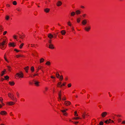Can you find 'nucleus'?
Wrapping results in <instances>:
<instances>
[{"instance_id": "2", "label": "nucleus", "mask_w": 125, "mask_h": 125, "mask_svg": "<svg viewBox=\"0 0 125 125\" xmlns=\"http://www.w3.org/2000/svg\"><path fill=\"white\" fill-rule=\"evenodd\" d=\"M15 77L17 79H18L20 78H22L23 77V74L21 72L17 73L15 75Z\"/></svg>"}, {"instance_id": "42", "label": "nucleus", "mask_w": 125, "mask_h": 125, "mask_svg": "<svg viewBox=\"0 0 125 125\" xmlns=\"http://www.w3.org/2000/svg\"><path fill=\"white\" fill-rule=\"evenodd\" d=\"M2 28L1 26L0 25V34L1 33V32H2Z\"/></svg>"}, {"instance_id": "46", "label": "nucleus", "mask_w": 125, "mask_h": 125, "mask_svg": "<svg viewBox=\"0 0 125 125\" xmlns=\"http://www.w3.org/2000/svg\"><path fill=\"white\" fill-rule=\"evenodd\" d=\"M42 67L41 66H39L37 70L38 71L39 70L41 69Z\"/></svg>"}, {"instance_id": "60", "label": "nucleus", "mask_w": 125, "mask_h": 125, "mask_svg": "<svg viewBox=\"0 0 125 125\" xmlns=\"http://www.w3.org/2000/svg\"><path fill=\"white\" fill-rule=\"evenodd\" d=\"M114 123V121H113L111 120L110 119V123Z\"/></svg>"}, {"instance_id": "3", "label": "nucleus", "mask_w": 125, "mask_h": 125, "mask_svg": "<svg viewBox=\"0 0 125 125\" xmlns=\"http://www.w3.org/2000/svg\"><path fill=\"white\" fill-rule=\"evenodd\" d=\"M66 84V82H64L62 83L61 82H58L57 85V86L59 88H62L63 86H65Z\"/></svg>"}, {"instance_id": "1", "label": "nucleus", "mask_w": 125, "mask_h": 125, "mask_svg": "<svg viewBox=\"0 0 125 125\" xmlns=\"http://www.w3.org/2000/svg\"><path fill=\"white\" fill-rule=\"evenodd\" d=\"M8 39L6 37L0 38V49L4 50L6 48V44L8 42Z\"/></svg>"}, {"instance_id": "16", "label": "nucleus", "mask_w": 125, "mask_h": 125, "mask_svg": "<svg viewBox=\"0 0 125 125\" xmlns=\"http://www.w3.org/2000/svg\"><path fill=\"white\" fill-rule=\"evenodd\" d=\"M49 48L51 49H53L54 48V45L52 44H50L49 45Z\"/></svg>"}, {"instance_id": "23", "label": "nucleus", "mask_w": 125, "mask_h": 125, "mask_svg": "<svg viewBox=\"0 0 125 125\" xmlns=\"http://www.w3.org/2000/svg\"><path fill=\"white\" fill-rule=\"evenodd\" d=\"M44 59L43 58H41L40 59V63H42L44 62Z\"/></svg>"}, {"instance_id": "57", "label": "nucleus", "mask_w": 125, "mask_h": 125, "mask_svg": "<svg viewBox=\"0 0 125 125\" xmlns=\"http://www.w3.org/2000/svg\"><path fill=\"white\" fill-rule=\"evenodd\" d=\"M86 14H83V17L84 18V17H86Z\"/></svg>"}, {"instance_id": "48", "label": "nucleus", "mask_w": 125, "mask_h": 125, "mask_svg": "<svg viewBox=\"0 0 125 125\" xmlns=\"http://www.w3.org/2000/svg\"><path fill=\"white\" fill-rule=\"evenodd\" d=\"M13 4L14 5H16L17 4V2L16 1H14L13 2Z\"/></svg>"}, {"instance_id": "35", "label": "nucleus", "mask_w": 125, "mask_h": 125, "mask_svg": "<svg viewBox=\"0 0 125 125\" xmlns=\"http://www.w3.org/2000/svg\"><path fill=\"white\" fill-rule=\"evenodd\" d=\"M74 115L75 116H78V114L77 113V111H75L74 112Z\"/></svg>"}, {"instance_id": "28", "label": "nucleus", "mask_w": 125, "mask_h": 125, "mask_svg": "<svg viewBox=\"0 0 125 125\" xmlns=\"http://www.w3.org/2000/svg\"><path fill=\"white\" fill-rule=\"evenodd\" d=\"M66 99V97L65 95L62 96V100H65Z\"/></svg>"}, {"instance_id": "22", "label": "nucleus", "mask_w": 125, "mask_h": 125, "mask_svg": "<svg viewBox=\"0 0 125 125\" xmlns=\"http://www.w3.org/2000/svg\"><path fill=\"white\" fill-rule=\"evenodd\" d=\"M25 35L22 34L20 36V37L21 39H23L25 37Z\"/></svg>"}, {"instance_id": "34", "label": "nucleus", "mask_w": 125, "mask_h": 125, "mask_svg": "<svg viewBox=\"0 0 125 125\" xmlns=\"http://www.w3.org/2000/svg\"><path fill=\"white\" fill-rule=\"evenodd\" d=\"M24 44L23 43H22L19 46V48L20 49H21L22 48V47L24 45Z\"/></svg>"}, {"instance_id": "6", "label": "nucleus", "mask_w": 125, "mask_h": 125, "mask_svg": "<svg viewBox=\"0 0 125 125\" xmlns=\"http://www.w3.org/2000/svg\"><path fill=\"white\" fill-rule=\"evenodd\" d=\"M64 104L65 106H68L70 105L71 104V103L69 101H66L64 102Z\"/></svg>"}, {"instance_id": "27", "label": "nucleus", "mask_w": 125, "mask_h": 125, "mask_svg": "<svg viewBox=\"0 0 125 125\" xmlns=\"http://www.w3.org/2000/svg\"><path fill=\"white\" fill-rule=\"evenodd\" d=\"M81 118L79 117H73L72 118V119L73 120H78L79 119H81Z\"/></svg>"}, {"instance_id": "50", "label": "nucleus", "mask_w": 125, "mask_h": 125, "mask_svg": "<svg viewBox=\"0 0 125 125\" xmlns=\"http://www.w3.org/2000/svg\"><path fill=\"white\" fill-rule=\"evenodd\" d=\"M7 67L8 68V70L9 71H10L11 70V68L10 66H8Z\"/></svg>"}, {"instance_id": "41", "label": "nucleus", "mask_w": 125, "mask_h": 125, "mask_svg": "<svg viewBox=\"0 0 125 125\" xmlns=\"http://www.w3.org/2000/svg\"><path fill=\"white\" fill-rule=\"evenodd\" d=\"M31 47H36L37 45L36 44H31Z\"/></svg>"}, {"instance_id": "17", "label": "nucleus", "mask_w": 125, "mask_h": 125, "mask_svg": "<svg viewBox=\"0 0 125 125\" xmlns=\"http://www.w3.org/2000/svg\"><path fill=\"white\" fill-rule=\"evenodd\" d=\"M107 115V113L106 112H104L101 115L103 117H105L106 115Z\"/></svg>"}, {"instance_id": "18", "label": "nucleus", "mask_w": 125, "mask_h": 125, "mask_svg": "<svg viewBox=\"0 0 125 125\" xmlns=\"http://www.w3.org/2000/svg\"><path fill=\"white\" fill-rule=\"evenodd\" d=\"M7 112L5 111H2L0 113V114L2 115H5L7 114Z\"/></svg>"}, {"instance_id": "12", "label": "nucleus", "mask_w": 125, "mask_h": 125, "mask_svg": "<svg viewBox=\"0 0 125 125\" xmlns=\"http://www.w3.org/2000/svg\"><path fill=\"white\" fill-rule=\"evenodd\" d=\"M8 96L11 99H13V95L12 94L9 93L8 94Z\"/></svg>"}, {"instance_id": "32", "label": "nucleus", "mask_w": 125, "mask_h": 125, "mask_svg": "<svg viewBox=\"0 0 125 125\" xmlns=\"http://www.w3.org/2000/svg\"><path fill=\"white\" fill-rule=\"evenodd\" d=\"M4 58L5 60L8 62H9V61L7 60V59L6 55L5 54L4 56Z\"/></svg>"}, {"instance_id": "53", "label": "nucleus", "mask_w": 125, "mask_h": 125, "mask_svg": "<svg viewBox=\"0 0 125 125\" xmlns=\"http://www.w3.org/2000/svg\"><path fill=\"white\" fill-rule=\"evenodd\" d=\"M48 90V88L47 87H46L45 88V91H47Z\"/></svg>"}, {"instance_id": "49", "label": "nucleus", "mask_w": 125, "mask_h": 125, "mask_svg": "<svg viewBox=\"0 0 125 125\" xmlns=\"http://www.w3.org/2000/svg\"><path fill=\"white\" fill-rule=\"evenodd\" d=\"M103 124L104 123L102 121L100 122L99 123L100 125H103Z\"/></svg>"}, {"instance_id": "11", "label": "nucleus", "mask_w": 125, "mask_h": 125, "mask_svg": "<svg viewBox=\"0 0 125 125\" xmlns=\"http://www.w3.org/2000/svg\"><path fill=\"white\" fill-rule=\"evenodd\" d=\"M62 4V2L60 1H58L56 3V5L57 6H60Z\"/></svg>"}, {"instance_id": "38", "label": "nucleus", "mask_w": 125, "mask_h": 125, "mask_svg": "<svg viewBox=\"0 0 125 125\" xmlns=\"http://www.w3.org/2000/svg\"><path fill=\"white\" fill-rule=\"evenodd\" d=\"M56 76L58 78H59V77L60 76L59 75L58 72H57L56 73Z\"/></svg>"}, {"instance_id": "61", "label": "nucleus", "mask_w": 125, "mask_h": 125, "mask_svg": "<svg viewBox=\"0 0 125 125\" xmlns=\"http://www.w3.org/2000/svg\"><path fill=\"white\" fill-rule=\"evenodd\" d=\"M1 103L2 104H1L2 106H4L5 105V104L3 103V102L2 103Z\"/></svg>"}, {"instance_id": "45", "label": "nucleus", "mask_w": 125, "mask_h": 125, "mask_svg": "<svg viewBox=\"0 0 125 125\" xmlns=\"http://www.w3.org/2000/svg\"><path fill=\"white\" fill-rule=\"evenodd\" d=\"M50 63L49 61H47L46 63V64L47 65H50Z\"/></svg>"}, {"instance_id": "14", "label": "nucleus", "mask_w": 125, "mask_h": 125, "mask_svg": "<svg viewBox=\"0 0 125 125\" xmlns=\"http://www.w3.org/2000/svg\"><path fill=\"white\" fill-rule=\"evenodd\" d=\"M34 83L35 84V85L37 86H39V83H40V82H38L37 81H34Z\"/></svg>"}, {"instance_id": "36", "label": "nucleus", "mask_w": 125, "mask_h": 125, "mask_svg": "<svg viewBox=\"0 0 125 125\" xmlns=\"http://www.w3.org/2000/svg\"><path fill=\"white\" fill-rule=\"evenodd\" d=\"M81 21V18H78L77 19V21L78 23H79Z\"/></svg>"}, {"instance_id": "19", "label": "nucleus", "mask_w": 125, "mask_h": 125, "mask_svg": "<svg viewBox=\"0 0 125 125\" xmlns=\"http://www.w3.org/2000/svg\"><path fill=\"white\" fill-rule=\"evenodd\" d=\"M61 32L62 35H64L65 34L66 31L65 30H62L61 31Z\"/></svg>"}, {"instance_id": "24", "label": "nucleus", "mask_w": 125, "mask_h": 125, "mask_svg": "<svg viewBox=\"0 0 125 125\" xmlns=\"http://www.w3.org/2000/svg\"><path fill=\"white\" fill-rule=\"evenodd\" d=\"M75 13L76 14L78 15L81 13V12L80 10H77L76 11Z\"/></svg>"}, {"instance_id": "51", "label": "nucleus", "mask_w": 125, "mask_h": 125, "mask_svg": "<svg viewBox=\"0 0 125 125\" xmlns=\"http://www.w3.org/2000/svg\"><path fill=\"white\" fill-rule=\"evenodd\" d=\"M16 57L17 58H18L21 57V56L20 55H16Z\"/></svg>"}, {"instance_id": "55", "label": "nucleus", "mask_w": 125, "mask_h": 125, "mask_svg": "<svg viewBox=\"0 0 125 125\" xmlns=\"http://www.w3.org/2000/svg\"><path fill=\"white\" fill-rule=\"evenodd\" d=\"M16 95L18 97H19V94L18 92H17L16 93Z\"/></svg>"}, {"instance_id": "43", "label": "nucleus", "mask_w": 125, "mask_h": 125, "mask_svg": "<svg viewBox=\"0 0 125 125\" xmlns=\"http://www.w3.org/2000/svg\"><path fill=\"white\" fill-rule=\"evenodd\" d=\"M67 86L68 87H70L72 86V84L71 83H69L67 84Z\"/></svg>"}, {"instance_id": "21", "label": "nucleus", "mask_w": 125, "mask_h": 125, "mask_svg": "<svg viewBox=\"0 0 125 125\" xmlns=\"http://www.w3.org/2000/svg\"><path fill=\"white\" fill-rule=\"evenodd\" d=\"M9 83L11 86H13L15 84V83L13 82H10Z\"/></svg>"}, {"instance_id": "8", "label": "nucleus", "mask_w": 125, "mask_h": 125, "mask_svg": "<svg viewBox=\"0 0 125 125\" xmlns=\"http://www.w3.org/2000/svg\"><path fill=\"white\" fill-rule=\"evenodd\" d=\"M61 110V111L62 112L63 115L66 116H67L68 115V113L66 112V110Z\"/></svg>"}, {"instance_id": "9", "label": "nucleus", "mask_w": 125, "mask_h": 125, "mask_svg": "<svg viewBox=\"0 0 125 125\" xmlns=\"http://www.w3.org/2000/svg\"><path fill=\"white\" fill-rule=\"evenodd\" d=\"M61 91H60L59 93L58 94V96H59V98H58V101H61Z\"/></svg>"}, {"instance_id": "37", "label": "nucleus", "mask_w": 125, "mask_h": 125, "mask_svg": "<svg viewBox=\"0 0 125 125\" xmlns=\"http://www.w3.org/2000/svg\"><path fill=\"white\" fill-rule=\"evenodd\" d=\"M31 71L33 72L34 70V67L33 66H32L31 68Z\"/></svg>"}, {"instance_id": "44", "label": "nucleus", "mask_w": 125, "mask_h": 125, "mask_svg": "<svg viewBox=\"0 0 125 125\" xmlns=\"http://www.w3.org/2000/svg\"><path fill=\"white\" fill-rule=\"evenodd\" d=\"M3 99L2 97H0V102L2 103L3 102Z\"/></svg>"}, {"instance_id": "10", "label": "nucleus", "mask_w": 125, "mask_h": 125, "mask_svg": "<svg viewBox=\"0 0 125 125\" xmlns=\"http://www.w3.org/2000/svg\"><path fill=\"white\" fill-rule=\"evenodd\" d=\"M44 11L46 13H48L50 11V9L48 8H46L44 10Z\"/></svg>"}, {"instance_id": "58", "label": "nucleus", "mask_w": 125, "mask_h": 125, "mask_svg": "<svg viewBox=\"0 0 125 125\" xmlns=\"http://www.w3.org/2000/svg\"><path fill=\"white\" fill-rule=\"evenodd\" d=\"M85 114H83L82 115V116L83 118H85Z\"/></svg>"}, {"instance_id": "4", "label": "nucleus", "mask_w": 125, "mask_h": 125, "mask_svg": "<svg viewBox=\"0 0 125 125\" xmlns=\"http://www.w3.org/2000/svg\"><path fill=\"white\" fill-rule=\"evenodd\" d=\"M9 47H15L16 46V44L14 42H10L8 44Z\"/></svg>"}, {"instance_id": "31", "label": "nucleus", "mask_w": 125, "mask_h": 125, "mask_svg": "<svg viewBox=\"0 0 125 125\" xmlns=\"http://www.w3.org/2000/svg\"><path fill=\"white\" fill-rule=\"evenodd\" d=\"M10 19V17L8 15H6L5 17V19L7 20H8Z\"/></svg>"}, {"instance_id": "52", "label": "nucleus", "mask_w": 125, "mask_h": 125, "mask_svg": "<svg viewBox=\"0 0 125 125\" xmlns=\"http://www.w3.org/2000/svg\"><path fill=\"white\" fill-rule=\"evenodd\" d=\"M7 32L6 31H5L3 33V35H5L7 33Z\"/></svg>"}, {"instance_id": "15", "label": "nucleus", "mask_w": 125, "mask_h": 125, "mask_svg": "<svg viewBox=\"0 0 125 125\" xmlns=\"http://www.w3.org/2000/svg\"><path fill=\"white\" fill-rule=\"evenodd\" d=\"M48 37L49 38L52 39L53 38V36L52 34L50 33H49L48 34Z\"/></svg>"}, {"instance_id": "56", "label": "nucleus", "mask_w": 125, "mask_h": 125, "mask_svg": "<svg viewBox=\"0 0 125 125\" xmlns=\"http://www.w3.org/2000/svg\"><path fill=\"white\" fill-rule=\"evenodd\" d=\"M122 120L121 119H119L118 120V122L119 123H120L121 122Z\"/></svg>"}, {"instance_id": "20", "label": "nucleus", "mask_w": 125, "mask_h": 125, "mask_svg": "<svg viewBox=\"0 0 125 125\" xmlns=\"http://www.w3.org/2000/svg\"><path fill=\"white\" fill-rule=\"evenodd\" d=\"M75 14V13L74 11H72L70 13V16H74Z\"/></svg>"}, {"instance_id": "33", "label": "nucleus", "mask_w": 125, "mask_h": 125, "mask_svg": "<svg viewBox=\"0 0 125 125\" xmlns=\"http://www.w3.org/2000/svg\"><path fill=\"white\" fill-rule=\"evenodd\" d=\"M13 37L14 39H17L18 37V36L16 35H14L13 36Z\"/></svg>"}, {"instance_id": "13", "label": "nucleus", "mask_w": 125, "mask_h": 125, "mask_svg": "<svg viewBox=\"0 0 125 125\" xmlns=\"http://www.w3.org/2000/svg\"><path fill=\"white\" fill-rule=\"evenodd\" d=\"M87 22V20L86 19H84L83 20L82 22V24L83 25H85L86 24Z\"/></svg>"}, {"instance_id": "62", "label": "nucleus", "mask_w": 125, "mask_h": 125, "mask_svg": "<svg viewBox=\"0 0 125 125\" xmlns=\"http://www.w3.org/2000/svg\"><path fill=\"white\" fill-rule=\"evenodd\" d=\"M51 78H52V79H55V77L53 76H51Z\"/></svg>"}, {"instance_id": "5", "label": "nucleus", "mask_w": 125, "mask_h": 125, "mask_svg": "<svg viewBox=\"0 0 125 125\" xmlns=\"http://www.w3.org/2000/svg\"><path fill=\"white\" fill-rule=\"evenodd\" d=\"M91 29V26L89 25L86 26L84 28V30L87 32L89 31Z\"/></svg>"}, {"instance_id": "25", "label": "nucleus", "mask_w": 125, "mask_h": 125, "mask_svg": "<svg viewBox=\"0 0 125 125\" xmlns=\"http://www.w3.org/2000/svg\"><path fill=\"white\" fill-rule=\"evenodd\" d=\"M59 78V80L60 82L62 81V80L63 79V77L62 75H61L59 76V78Z\"/></svg>"}, {"instance_id": "47", "label": "nucleus", "mask_w": 125, "mask_h": 125, "mask_svg": "<svg viewBox=\"0 0 125 125\" xmlns=\"http://www.w3.org/2000/svg\"><path fill=\"white\" fill-rule=\"evenodd\" d=\"M14 50L15 51H16L17 52H19L20 51L19 50H18L17 49H15Z\"/></svg>"}, {"instance_id": "64", "label": "nucleus", "mask_w": 125, "mask_h": 125, "mask_svg": "<svg viewBox=\"0 0 125 125\" xmlns=\"http://www.w3.org/2000/svg\"><path fill=\"white\" fill-rule=\"evenodd\" d=\"M122 124H125V121H123L122 122Z\"/></svg>"}, {"instance_id": "29", "label": "nucleus", "mask_w": 125, "mask_h": 125, "mask_svg": "<svg viewBox=\"0 0 125 125\" xmlns=\"http://www.w3.org/2000/svg\"><path fill=\"white\" fill-rule=\"evenodd\" d=\"M6 70L5 69H4V70L3 71H2L1 72V76H3L4 75V74L5 73V72H6Z\"/></svg>"}, {"instance_id": "63", "label": "nucleus", "mask_w": 125, "mask_h": 125, "mask_svg": "<svg viewBox=\"0 0 125 125\" xmlns=\"http://www.w3.org/2000/svg\"><path fill=\"white\" fill-rule=\"evenodd\" d=\"M68 79V77H66L65 78V79L66 80H67Z\"/></svg>"}, {"instance_id": "54", "label": "nucleus", "mask_w": 125, "mask_h": 125, "mask_svg": "<svg viewBox=\"0 0 125 125\" xmlns=\"http://www.w3.org/2000/svg\"><path fill=\"white\" fill-rule=\"evenodd\" d=\"M0 12L1 13H2L3 12V10L2 9H1L0 10Z\"/></svg>"}, {"instance_id": "30", "label": "nucleus", "mask_w": 125, "mask_h": 125, "mask_svg": "<svg viewBox=\"0 0 125 125\" xmlns=\"http://www.w3.org/2000/svg\"><path fill=\"white\" fill-rule=\"evenodd\" d=\"M110 119H109V120H107L105 121V123L106 124H108L110 123Z\"/></svg>"}, {"instance_id": "39", "label": "nucleus", "mask_w": 125, "mask_h": 125, "mask_svg": "<svg viewBox=\"0 0 125 125\" xmlns=\"http://www.w3.org/2000/svg\"><path fill=\"white\" fill-rule=\"evenodd\" d=\"M67 24L69 26H71V24L70 21H69L67 22Z\"/></svg>"}, {"instance_id": "26", "label": "nucleus", "mask_w": 125, "mask_h": 125, "mask_svg": "<svg viewBox=\"0 0 125 125\" xmlns=\"http://www.w3.org/2000/svg\"><path fill=\"white\" fill-rule=\"evenodd\" d=\"M29 67L28 66H27L24 68V70L26 71V73H28L29 69Z\"/></svg>"}, {"instance_id": "40", "label": "nucleus", "mask_w": 125, "mask_h": 125, "mask_svg": "<svg viewBox=\"0 0 125 125\" xmlns=\"http://www.w3.org/2000/svg\"><path fill=\"white\" fill-rule=\"evenodd\" d=\"M4 78L6 80H8L9 78V77L8 76H4Z\"/></svg>"}, {"instance_id": "59", "label": "nucleus", "mask_w": 125, "mask_h": 125, "mask_svg": "<svg viewBox=\"0 0 125 125\" xmlns=\"http://www.w3.org/2000/svg\"><path fill=\"white\" fill-rule=\"evenodd\" d=\"M6 6L7 7H10V4H8L6 5Z\"/></svg>"}, {"instance_id": "7", "label": "nucleus", "mask_w": 125, "mask_h": 125, "mask_svg": "<svg viewBox=\"0 0 125 125\" xmlns=\"http://www.w3.org/2000/svg\"><path fill=\"white\" fill-rule=\"evenodd\" d=\"M15 104L14 102H6V104L8 105H12Z\"/></svg>"}]
</instances>
